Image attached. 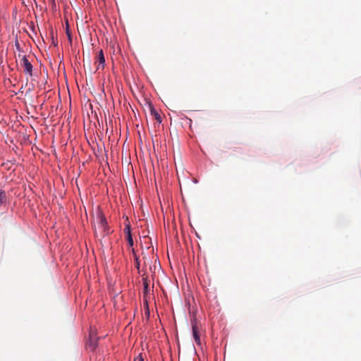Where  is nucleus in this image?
Wrapping results in <instances>:
<instances>
[{
	"label": "nucleus",
	"mask_w": 361,
	"mask_h": 361,
	"mask_svg": "<svg viewBox=\"0 0 361 361\" xmlns=\"http://www.w3.org/2000/svg\"><path fill=\"white\" fill-rule=\"evenodd\" d=\"M23 56V55H22L20 53H19L18 55V58H20V59H22Z\"/></svg>",
	"instance_id": "4468645a"
},
{
	"label": "nucleus",
	"mask_w": 361,
	"mask_h": 361,
	"mask_svg": "<svg viewBox=\"0 0 361 361\" xmlns=\"http://www.w3.org/2000/svg\"><path fill=\"white\" fill-rule=\"evenodd\" d=\"M136 267H137V269L140 268V262L137 258H136Z\"/></svg>",
	"instance_id": "f8f14e48"
},
{
	"label": "nucleus",
	"mask_w": 361,
	"mask_h": 361,
	"mask_svg": "<svg viewBox=\"0 0 361 361\" xmlns=\"http://www.w3.org/2000/svg\"><path fill=\"white\" fill-rule=\"evenodd\" d=\"M144 289H145V293H147L149 290V283L146 279H144Z\"/></svg>",
	"instance_id": "1a4fd4ad"
},
{
	"label": "nucleus",
	"mask_w": 361,
	"mask_h": 361,
	"mask_svg": "<svg viewBox=\"0 0 361 361\" xmlns=\"http://www.w3.org/2000/svg\"><path fill=\"white\" fill-rule=\"evenodd\" d=\"M16 47L17 48V49L20 51V44L18 41L16 42Z\"/></svg>",
	"instance_id": "9d476101"
},
{
	"label": "nucleus",
	"mask_w": 361,
	"mask_h": 361,
	"mask_svg": "<svg viewBox=\"0 0 361 361\" xmlns=\"http://www.w3.org/2000/svg\"><path fill=\"white\" fill-rule=\"evenodd\" d=\"M6 202V195L4 191L0 190V204Z\"/></svg>",
	"instance_id": "6e6552de"
},
{
	"label": "nucleus",
	"mask_w": 361,
	"mask_h": 361,
	"mask_svg": "<svg viewBox=\"0 0 361 361\" xmlns=\"http://www.w3.org/2000/svg\"><path fill=\"white\" fill-rule=\"evenodd\" d=\"M146 313H147L148 314H149V309H147V311H146Z\"/></svg>",
	"instance_id": "dca6fc26"
},
{
	"label": "nucleus",
	"mask_w": 361,
	"mask_h": 361,
	"mask_svg": "<svg viewBox=\"0 0 361 361\" xmlns=\"http://www.w3.org/2000/svg\"><path fill=\"white\" fill-rule=\"evenodd\" d=\"M97 228L101 232L103 235L109 233V227L106 218L102 214H99L97 217Z\"/></svg>",
	"instance_id": "f257e3e1"
},
{
	"label": "nucleus",
	"mask_w": 361,
	"mask_h": 361,
	"mask_svg": "<svg viewBox=\"0 0 361 361\" xmlns=\"http://www.w3.org/2000/svg\"><path fill=\"white\" fill-rule=\"evenodd\" d=\"M97 342V338L92 332H91L90 334V338H89V342L87 343V347L89 348H90L91 350H94L96 348Z\"/></svg>",
	"instance_id": "7ed1b4c3"
},
{
	"label": "nucleus",
	"mask_w": 361,
	"mask_h": 361,
	"mask_svg": "<svg viewBox=\"0 0 361 361\" xmlns=\"http://www.w3.org/2000/svg\"><path fill=\"white\" fill-rule=\"evenodd\" d=\"M21 65L24 68V73L25 74L29 75L30 76H32V65L27 60L26 56H23L20 60Z\"/></svg>",
	"instance_id": "f03ea898"
},
{
	"label": "nucleus",
	"mask_w": 361,
	"mask_h": 361,
	"mask_svg": "<svg viewBox=\"0 0 361 361\" xmlns=\"http://www.w3.org/2000/svg\"><path fill=\"white\" fill-rule=\"evenodd\" d=\"M150 112L152 116L160 123L161 122V117L160 114L155 110L152 105H149Z\"/></svg>",
	"instance_id": "423d86ee"
},
{
	"label": "nucleus",
	"mask_w": 361,
	"mask_h": 361,
	"mask_svg": "<svg viewBox=\"0 0 361 361\" xmlns=\"http://www.w3.org/2000/svg\"><path fill=\"white\" fill-rule=\"evenodd\" d=\"M66 34H67L68 37H69V39H71V32H70V31L68 30V26L66 27Z\"/></svg>",
	"instance_id": "9b49d317"
},
{
	"label": "nucleus",
	"mask_w": 361,
	"mask_h": 361,
	"mask_svg": "<svg viewBox=\"0 0 361 361\" xmlns=\"http://www.w3.org/2000/svg\"><path fill=\"white\" fill-rule=\"evenodd\" d=\"M145 305L147 306V308L148 309V303H147V302H145Z\"/></svg>",
	"instance_id": "2eb2a0df"
},
{
	"label": "nucleus",
	"mask_w": 361,
	"mask_h": 361,
	"mask_svg": "<svg viewBox=\"0 0 361 361\" xmlns=\"http://www.w3.org/2000/svg\"><path fill=\"white\" fill-rule=\"evenodd\" d=\"M125 232L127 233V240L129 245L132 247L133 245V240L130 230V226L128 225L124 229Z\"/></svg>",
	"instance_id": "0eeeda50"
},
{
	"label": "nucleus",
	"mask_w": 361,
	"mask_h": 361,
	"mask_svg": "<svg viewBox=\"0 0 361 361\" xmlns=\"http://www.w3.org/2000/svg\"><path fill=\"white\" fill-rule=\"evenodd\" d=\"M95 63H98L97 69L99 68V66H102L103 68L104 66L105 59H104L103 51L102 49L99 51V54L97 56V61H95Z\"/></svg>",
	"instance_id": "39448f33"
},
{
	"label": "nucleus",
	"mask_w": 361,
	"mask_h": 361,
	"mask_svg": "<svg viewBox=\"0 0 361 361\" xmlns=\"http://www.w3.org/2000/svg\"><path fill=\"white\" fill-rule=\"evenodd\" d=\"M192 336H193L195 343L197 345H200L201 341H200V332H199L198 327L197 326L196 324H192Z\"/></svg>",
	"instance_id": "20e7f679"
},
{
	"label": "nucleus",
	"mask_w": 361,
	"mask_h": 361,
	"mask_svg": "<svg viewBox=\"0 0 361 361\" xmlns=\"http://www.w3.org/2000/svg\"><path fill=\"white\" fill-rule=\"evenodd\" d=\"M137 361H144V360L141 356H140Z\"/></svg>",
	"instance_id": "ddd939ff"
}]
</instances>
